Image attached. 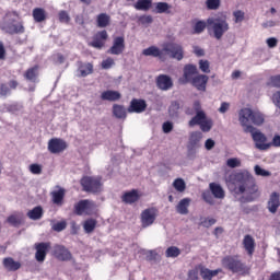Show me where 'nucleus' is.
<instances>
[{
  "mask_svg": "<svg viewBox=\"0 0 280 280\" xmlns=\"http://www.w3.org/2000/svg\"><path fill=\"white\" fill-rule=\"evenodd\" d=\"M226 185L232 194L247 196L248 202H253V196L259 192L255 176L246 170L230 175L226 179Z\"/></svg>",
  "mask_w": 280,
  "mask_h": 280,
  "instance_id": "f257e3e1",
  "label": "nucleus"
},
{
  "mask_svg": "<svg viewBox=\"0 0 280 280\" xmlns=\"http://www.w3.org/2000/svg\"><path fill=\"white\" fill-rule=\"evenodd\" d=\"M194 108L196 115L188 121V126L194 128V126H199L201 132H211L213 128V119L207 117V113L202 110V105L198 101L194 103Z\"/></svg>",
  "mask_w": 280,
  "mask_h": 280,
  "instance_id": "f03ea898",
  "label": "nucleus"
},
{
  "mask_svg": "<svg viewBox=\"0 0 280 280\" xmlns=\"http://www.w3.org/2000/svg\"><path fill=\"white\" fill-rule=\"evenodd\" d=\"M221 266L233 275H248V266L237 256H225L221 260Z\"/></svg>",
  "mask_w": 280,
  "mask_h": 280,
  "instance_id": "7ed1b4c3",
  "label": "nucleus"
},
{
  "mask_svg": "<svg viewBox=\"0 0 280 280\" xmlns=\"http://www.w3.org/2000/svg\"><path fill=\"white\" fill-rule=\"evenodd\" d=\"M19 14L16 12H8L3 18L2 30L7 32V34H24L25 26H23L22 22L16 23V19Z\"/></svg>",
  "mask_w": 280,
  "mask_h": 280,
  "instance_id": "20e7f679",
  "label": "nucleus"
},
{
  "mask_svg": "<svg viewBox=\"0 0 280 280\" xmlns=\"http://www.w3.org/2000/svg\"><path fill=\"white\" fill-rule=\"evenodd\" d=\"M208 27L213 32V36L217 40L222 39V36L230 30L229 22L222 18L208 19Z\"/></svg>",
  "mask_w": 280,
  "mask_h": 280,
  "instance_id": "39448f33",
  "label": "nucleus"
},
{
  "mask_svg": "<svg viewBox=\"0 0 280 280\" xmlns=\"http://www.w3.org/2000/svg\"><path fill=\"white\" fill-rule=\"evenodd\" d=\"M244 132H250L252 139L255 142L256 150H260V152H266V150H270L269 142H266L268 141V138L266 137V135H264V132L257 130L253 126L246 127L244 129Z\"/></svg>",
  "mask_w": 280,
  "mask_h": 280,
  "instance_id": "423d86ee",
  "label": "nucleus"
},
{
  "mask_svg": "<svg viewBox=\"0 0 280 280\" xmlns=\"http://www.w3.org/2000/svg\"><path fill=\"white\" fill-rule=\"evenodd\" d=\"M81 186L84 191L100 194L102 191V177L85 176L81 179Z\"/></svg>",
  "mask_w": 280,
  "mask_h": 280,
  "instance_id": "0eeeda50",
  "label": "nucleus"
},
{
  "mask_svg": "<svg viewBox=\"0 0 280 280\" xmlns=\"http://www.w3.org/2000/svg\"><path fill=\"white\" fill-rule=\"evenodd\" d=\"M163 51L174 60L180 61L183 60V58H185V51L183 50V46H180V44H176V43L164 44Z\"/></svg>",
  "mask_w": 280,
  "mask_h": 280,
  "instance_id": "6e6552de",
  "label": "nucleus"
},
{
  "mask_svg": "<svg viewBox=\"0 0 280 280\" xmlns=\"http://www.w3.org/2000/svg\"><path fill=\"white\" fill-rule=\"evenodd\" d=\"M158 217L159 210H156V208L144 209L140 214V222L142 229H148V226H152V224L156 222Z\"/></svg>",
  "mask_w": 280,
  "mask_h": 280,
  "instance_id": "1a4fd4ad",
  "label": "nucleus"
},
{
  "mask_svg": "<svg viewBox=\"0 0 280 280\" xmlns=\"http://www.w3.org/2000/svg\"><path fill=\"white\" fill-rule=\"evenodd\" d=\"M35 259L38 261V264H43L45 259H47V253L49 248H51V243H35Z\"/></svg>",
  "mask_w": 280,
  "mask_h": 280,
  "instance_id": "9d476101",
  "label": "nucleus"
},
{
  "mask_svg": "<svg viewBox=\"0 0 280 280\" xmlns=\"http://www.w3.org/2000/svg\"><path fill=\"white\" fill-rule=\"evenodd\" d=\"M126 50V39L124 36H118L114 38L112 47L107 50V54L112 56H121Z\"/></svg>",
  "mask_w": 280,
  "mask_h": 280,
  "instance_id": "9b49d317",
  "label": "nucleus"
},
{
  "mask_svg": "<svg viewBox=\"0 0 280 280\" xmlns=\"http://www.w3.org/2000/svg\"><path fill=\"white\" fill-rule=\"evenodd\" d=\"M95 209V203L92 200L83 199L74 205V213L77 215H84V213H89V211H93Z\"/></svg>",
  "mask_w": 280,
  "mask_h": 280,
  "instance_id": "f8f14e48",
  "label": "nucleus"
},
{
  "mask_svg": "<svg viewBox=\"0 0 280 280\" xmlns=\"http://www.w3.org/2000/svg\"><path fill=\"white\" fill-rule=\"evenodd\" d=\"M67 148V142L60 138H52L48 141V151L51 154H60V152H65Z\"/></svg>",
  "mask_w": 280,
  "mask_h": 280,
  "instance_id": "ddd939ff",
  "label": "nucleus"
},
{
  "mask_svg": "<svg viewBox=\"0 0 280 280\" xmlns=\"http://www.w3.org/2000/svg\"><path fill=\"white\" fill-rule=\"evenodd\" d=\"M196 73H198V68L194 65H186L184 67L183 78L179 79L180 84H189L196 78Z\"/></svg>",
  "mask_w": 280,
  "mask_h": 280,
  "instance_id": "4468645a",
  "label": "nucleus"
},
{
  "mask_svg": "<svg viewBox=\"0 0 280 280\" xmlns=\"http://www.w3.org/2000/svg\"><path fill=\"white\" fill-rule=\"evenodd\" d=\"M52 255L56 257V259H59V261L71 260V252H69V249L62 245H55L52 247Z\"/></svg>",
  "mask_w": 280,
  "mask_h": 280,
  "instance_id": "2eb2a0df",
  "label": "nucleus"
},
{
  "mask_svg": "<svg viewBox=\"0 0 280 280\" xmlns=\"http://www.w3.org/2000/svg\"><path fill=\"white\" fill-rule=\"evenodd\" d=\"M156 86L160 89V91H171V89L174 88V81L172 80V77L167 74H160L156 78Z\"/></svg>",
  "mask_w": 280,
  "mask_h": 280,
  "instance_id": "dca6fc26",
  "label": "nucleus"
},
{
  "mask_svg": "<svg viewBox=\"0 0 280 280\" xmlns=\"http://www.w3.org/2000/svg\"><path fill=\"white\" fill-rule=\"evenodd\" d=\"M147 108H148V103H145L144 100L132 98L129 107L127 108V112L141 114V113H145Z\"/></svg>",
  "mask_w": 280,
  "mask_h": 280,
  "instance_id": "f3484780",
  "label": "nucleus"
},
{
  "mask_svg": "<svg viewBox=\"0 0 280 280\" xmlns=\"http://www.w3.org/2000/svg\"><path fill=\"white\" fill-rule=\"evenodd\" d=\"M238 121L241 124V126L244 128H248V124H252L253 121V109L250 108H242L238 113Z\"/></svg>",
  "mask_w": 280,
  "mask_h": 280,
  "instance_id": "a211bd4d",
  "label": "nucleus"
},
{
  "mask_svg": "<svg viewBox=\"0 0 280 280\" xmlns=\"http://www.w3.org/2000/svg\"><path fill=\"white\" fill-rule=\"evenodd\" d=\"M142 56H151L152 58H159L160 60H162L164 62L165 58V51L162 49H160L156 46H150L145 49L142 50Z\"/></svg>",
  "mask_w": 280,
  "mask_h": 280,
  "instance_id": "6ab92c4d",
  "label": "nucleus"
},
{
  "mask_svg": "<svg viewBox=\"0 0 280 280\" xmlns=\"http://www.w3.org/2000/svg\"><path fill=\"white\" fill-rule=\"evenodd\" d=\"M77 75L78 78H86L88 75H91L93 73V63L91 62H82L78 61L77 62Z\"/></svg>",
  "mask_w": 280,
  "mask_h": 280,
  "instance_id": "aec40b11",
  "label": "nucleus"
},
{
  "mask_svg": "<svg viewBox=\"0 0 280 280\" xmlns=\"http://www.w3.org/2000/svg\"><path fill=\"white\" fill-rule=\"evenodd\" d=\"M207 82H209L207 74H198L190 81L197 91H207Z\"/></svg>",
  "mask_w": 280,
  "mask_h": 280,
  "instance_id": "412c9836",
  "label": "nucleus"
},
{
  "mask_svg": "<svg viewBox=\"0 0 280 280\" xmlns=\"http://www.w3.org/2000/svg\"><path fill=\"white\" fill-rule=\"evenodd\" d=\"M255 238L250 234H246L243 238V247L249 257L255 254Z\"/></svg>",
  "mask_w": 280,
  "mask_h": 280,
  "instance_id": "4be33fe9",
  "label": "nucleus"
},
{
  "mask_svg": "<svg viewBox=\"0 0 280 280\" xmlns=\"http://www.w3.org/2000/svg\"><path fill=\"white\" fill-rule=\"evenodd\" d=\"M280 207V195L279 192H272L269 197L267 209L270 213H275Z\"/></svg>",
  "mask_w": 280,
  "mask_h": 280,
  "instance_id": "5701e85b",
  "label": "nucleus"
},
{
  "mask_svg": "<svg viewBox=\"0 0 280 280\" xmlns=\"http://www.w3.org/2000/svg\"><path fill=\"white\" fill-rule=\"evenodd\" d=\"M101 100H103V102H119V100H121V93L118 91L107 90L102 92Z\"/></svg>",
  "mask_w": 280,
  "mask_h": 280,
  "instance_id": "b1692460",
  "label": "nucleus"
},
{
  "mask_svg": "<svg viewBox=\"0 0 280 280\" xmlns=\"http://www.w3.org/2000/svg\"><path fill=\"white\" fill-rule=\"evenodd\" d=\"M220 272H222V269L211 270L207 267L200 268V277L203 280H211V279H213V277H218V275H220Z\"/></svg>",
  "mask_w": 280,
  "mask_h": 280,
  "instance_id": "393cba45",
  "label": "nucleus"
},
{
  "mask_svg": "<svg viewBox=\"0 0 280 280\" xmlns=\"http://www.w3.org/2000/svg\"><path fill=\"white\" fill-rule=\"evenodd\" d=\"M200 141H202V133L200 131H192L189 137L188 145H190V148L200 149L202 145Z\"/></svg>",
  "mask_w": 280,
  "mask_h": 280,
  "instance_id": "a878e982",
  "label": "nucleus"
},
{
  "mask_svg": "<svg viewBox=\"0 0 280 280\" xmlns=\"http://www.w3.org/2000/svg\"><path fill=\"white\" fill-rule=\"evenodd\" d=\"M209 188H210L212 196H214L219 200L224 199V196H225L224 188H222V186L220 184L210 183Z\"/></svg>",
  "mask_w": 280,
  "mask_h": 280,
  "instance_id": "bb28decb",
  "label": "nucleus"
},
{
  "mask_svg": "<svg viewBox=\"0 0 280 280\" xmlns=\"http://www.w3.org/2000/svg\"><path fill=\"white\" fill-rule=\"evenodd\" d=\"M191 203V199L184 198L176 206V211L179 215H187L189 213V205Z\"/></svg>",
  "mask_w": 280,
  "mask_h": 280,
  "instance_id": "cd10ccee",
  "label": "nucleus"
},
{
  "mask_svg": "<svg viewBox=\"0 0 280 280\" xmlns=\"http://www.w3.org/2000/svg\"><path fill=\"white\" fill-rule=\"evenodd\" d=\"M153 5L154 9L152 12L155 14H170V10L172 9V5L167 2H155Z\"/></svg>",
  "mask_w": 280,
  "mask_h": 280,
  "instance_id": "c85d7f7f",
  "label": "nucleus"
},
{
  "mask_svg": "<svg viewBox=\"0 0 280 280\" xmlns=\"http://www.w3.org/2000/svg\"><path fill=\"white\" fill-rule=\"evenodd\" d=\"M3 266L10 272H15V270L21 268V262L15 261L14 258L8 257L3 259Z\"/></svg>",
  "mask_w": 280,
  "mask_h": 280,
  "instance_id": "c756f323",
  "label": "nucleus"
},
{
  "mask_svg": "<svg viewBox=\"0 0 280 280\" xmlns=\"http://www.w3.org/2000/svg\"><path fill=\"white\" fill-rule=\"evenodd\" d=\"M128 109L124 105L114 104L113 105V115L116 119H126Z\"/></svg>",
  "mask_w": 280,
  "mask_h": 280,
  "instance_id": "7c9ffc66",
  "label": "nucleus"
},
{
  "mask_svg": "<svg viewBox=\"0 0 280 280\" xmlns=\"http://www.w3.org/2000/svg\"><path fill=\"white\" fill-rule=\"evenodd\" d=\"M139 200V192L137 190H130L122 195V202L126 205H135Z\"/></svg>",
  "mask_w": 280,
  "mask_h": 280,
  "instance_id": "2f4dec72",
  "label": "nucleus"
},
{
  "mask_svg": "<svg viewBox=\"0 0 280 280\" xmlns=\"http://www.w3.org/2000/svg\"><path fill=\"white\" fill-rule=\"evenodd\" d=\"M133 8L141 12H148L152 8V0H137V2L133 3Z\"/></svg>",
  "mask_w": 280,
  "mask_h": 280,
  "instance_id": "473e14b6",
  "label": "nucleus"
},
{
  "mask_svg": "<svg viewBox=\"0 0 280 280\" xmlns=\"http://www.w3.org/2000/svg\"><path fill=\"white\" fill-rule=\"evenodd\" d=\"M24 215L22 212H16L8 217L7 222L11 224V226H20L23 224Z\"/></svg>",
  "mask_w": 280,
  "mask_h": 280,
  "instance_id": "72a5a7b5",
  "label": "nucleus"
},
{
  "mask_svg": "<svg viewBox=\"0 0 280 280\" xmlns=\"http://www.w3.org/2000/svg\"><path fill=\"white\" fill-rule=\"evenodd\" d=\"M51 198L54 205H62V200H65V189L60 188L59 190L52 191Z\"/></svg>",
  "mask_w": 280,
  "mask_h": 280,
  "instance_id": "f704fd0d",
  "label": "nucleus"
},
{
  "mask_svg": "<svg viewBox=\"0 0 280 280\" xmlns=\"http://www.w3.org/2000/svg\"><path fill=\"white\" fill-rule=\"evenodd\" d=\"M30 220H40L43 218V207L37 206L27 212Z\"/></svg>",
  "mask_w": 280,
  "mask_h": 280,
  "instance_id": "c9c22d12",
  "label": "nucleus"
},
{
  "mask_svg": "<svg viewBox=\"0 0 280 280\" xmlns=\"http://www.w3.org/2000/svg\"><path fill=\"white\" fill-rule=\"evenodd\" d=\"M24 78L30 80V82H36V78H38V66H34L26 70Z\"/></svg>",
  "mask_w": 280,
  "mask_h": 280,
  "instance_id": "e433bc0d",
  "label": "nucleus"
},
{
  "mask_svg": "<svg viewBox=\"0 0 280 280\" xmlns=\"http://www.w3.org/2000/svg\"><path fill=\"white\" fill-rule=\"evenodd\" d=\"M266 121V117L260 112H254L252 114V124L254 126H261Z\"/></svg>",
  "mask_w": 280,
  "mask_h": 280,
  "instance_id": "4c0bfd02",
  "label": "nucleus"
},
{
  "mask_svg": "<svg viewBox=\"0 0 280 280\" xmlns=\"http://www.w3.org/2000/svg\"><path fill=\"white\" fill-rule=\"evenodd\" d=\"M96 226H97V221L94 219H89L83 223V229L85 233H93Z\"/></svg>",
  "mask_w": 280,
  "mask_h": 280,
  "instance_id": "58836bf2",
  "label": "nucleus"
},
{
  "mask_svg": "<svg viewBox=\"0 0 280 280\" xmlns=\"http://www.w3.org/2000/svg\"><path fill=\"white\" fill-rule=\"evenodd\" d=\"M173 187H174V189H176V191H179V194H183V191H185V189H187V184H185V179L176 178L173 182Z\"/></svg>",
  "mask_w": 280,
  "mask_h": 280,
  "instance_id": "ea45409f",
  "label": "nucleus"
},
{
  "mask_svg": "<svg viewBox=\"0 0 280 280\" xmlns=\"http://www.w3.org/2000/svg\"><path fill=\"white\" fill-rule=\"evenodd\" d=\"M108 23H110V16H108V14L106 13H101L97 16V25L100 27H107Z\"/></svg>",
  "mask_w": 280,
  "mask_h": 280,
  "instance_id": "a19ab883",
  "label": "nucleus"
},
{
  "mask_svg": "<svg viewBox=\"0 0 280 280\" xmlns=\"http://www.w3.org/2000/svg\"><path fill=\"white\" fill-rule=\"evenodd\" d=\"M33 19L36 23H43V21H45V11L42 8L34 9Z\"/></svg>",
  "mask_w": 280,
  "mask_h": 280,
  "instance_id": "79ce46f5",
  "label": "nucleus"
},
{
  "mask_svg": "<svg viewBox=\"0 0 280 280\" xmlns=\"http://www.w3.org/2000/svg\"><path fill=\"white\" fill-rule=\"evenodd\" d=\"M178 110H180V104L173 101L168 107L170 117H178Z\"/></svg>",
  "mask_w": 280,
  "mask_h": 280,
  "instance_id": "37998d69",
  "label": "nucleus"
},
{
  "mask_svg": "<svg viewBox=\"0 0 280 280\" xmlns=\"http://www.w3.org/2000/svg\"><path fill=\"white\" fill-rule=\"evenodd\" d=\"M207 30V22L197 21L194 25V34H202Z\"/></svg>",
  "mask_w": 280,
  "mask_h": 280,
  "instance_id": "c03bdc74",
  "label": "nucleus"
},
{
  "mask_svg": "<svg viewBox=\"0 0 280 280\" xmlns=\"http://www.w3.org/2000/svg\"><path fill=\"white\" fill-rule=\"evenodd\" d=\"M254 172H255L256 176H262L264 178H268V176H271L270 171H266V170L261 168V166H259V165L254 166Z\"/></svg>",
  "mask_w": 280,
  "mask_h": 280,
  "instance_id": "a18cd8bd",
  "label": "nucleus"
},
{
  "mask_svg": "<svg viewBox=\"0 0 280 280\" xmlns=\"http://www.w3.org/2000/svg\"><path fill=\"white\" fill-rule=\"evenodd\" d=\"M267 85L280 89V74L270 77L269 81L267 82Z\"/></svg>",
  "mask_w": 280,
  "mask_h": 280,
  "instance_id": "49530a36",
  "label": "nucleus"
},
{
  "mask_svg": "<svg viewBox=\"0 0 280 280\" xmlns=\"http://www.w3.org/2000/svg\"><path fill=\"white\" fill-rule=\"evenodd\" d=\"M228 167L235 170V167H242V161L237 158H231L226 161Z\"/></svg>",
  "mask_w": 280,
  "mask_h": 280,
  "instance_id": "de8ad7c7",
  "label": "nucleus"
},
{
  "mask_svg": "<svg viewBox=\"0 0 280 280\" xmlns=\"http://www.w3.org/2000/svg\"><path fill=\"white\" fill-rule=\"evenodd\" d=\"M180 255V249L176 246H171L166 249V257L176 258Z\"/></svg>",
  "mask_w": 280,
  "mask_h": 280,
  "instance_id": "09e8293b",
  "label": "nucleus"
},
{
  "mask_svg": "<svg viewBox=\"0 0 280 280\" xmlns=\"http://www.w3.org/2000/svg\"><path fill=\"white\" fill-rule=\"evenodd\" d=\"M4 108L7 110V113H19V110H21L22 106L19 105V103H13V104H5Z\"/></svg>",
  "mask_w": 280,
  "mask_h": 280,
  "instance_id": "8fccbe9b",
  "label": "nucleus"
},
{
  "mask_svg": "<svg viewBox=\"0 0 280 280\" xmlns=\"http://www.w3.org/2000/svg\"><path fill=\"white\" fill-rule=\"evenodd\" d=\"M8 95H12L10 86L5 83L0 84V97H8Z\"/></svg>",
  "mask_w": 280,
  "mask_h": 280,
  "instance_id": "3c124183",
  "label": "nucleus"
},
{
  "mask_svg": "<svg viewBox=\"0 0 280 280\" xmlns=\"http://www.w3.org/2000/svg\"><path fill=\"white\" fill-rule=\"evenodd\" d=\"M209 60H199V69L202 73H211V69H209Z\"/></svg>",
  "mask_w": 280,
  "mask_h": 280,
  "instance_id": "603ef678",
  "label": "nucleus"
},
{
  "mask_svg": "<svg viewBox=\"0 0 280 280\" xmlns=\"http://www.w3.org/2000/svg\"><path fill=\"white\" fill-rule=\"evenodd\" d=\"M89 46L94 47V49H102V47H104V42L94 36L93 42H90Z\"/></svg>",
  "mask_w": 280,
  "mask_h": 280,
  "instance_id": "864d4df0",
  "label": "nucleus"
},
{
  "mask_svg": "<svg viewBox=\"0 0 280 280\" xmlns=\"http://www.w3.org/2000/svg\"><path fill=\"white\" fill-rule=\"evenodd\" d=\"M206 5L208 10H218L220 8V0H207Z\"/></svg>",
  "mask_w": 280,
  "mask_h": 280,
  "instance_id": "5fc2aeb1",
  "label": "nucleus"
},
{
  "mask_svg": "<svg viewBox=\"0 0 280 280\" xmlns=\"http://www.w3.org/2000/svg\"><path fill=\"white\" fill-rule=\"evenodd\" d=\"M65 229H67V221H60L52 225V231H56L57 233L65 231Z\"/></svg>",
  "mask_w": 280,
  "mask_h": 280,
  "instance_id": "6e6d98bb",
  "label": "nucleus"
},
{
  "mask_svg": "<svg viewBox=\"0 0 280 280\" xmlns=\"http://www.w3.org/2000/svg\"><path fill=\"white\" fill-rule=\"evenodd\" d=\"M112 67H115V59L108 57L107 59L102 61V69H112Z\"/></svg>",
  "mask_w": 280,
  "mask_h": 280,
  "instance_id": "4d7b16f0",
  "label": "nucleus"
},
{
  "mask_svg": "<svg viewBox=\"0 0 280 280\" xmlns=\"http://www.w3.org/2000/svg\"><path fill=\"white\" fill-rule=\"evenodd\" d=\"M139 23H141V25H150L151 23H153L154 19L152 18V15H142L138 19Z\"/></svg>",
  "mask_w": 280,
  "mask_h": 280,
  "instance_id": "13d9d810",
  "label": "nucleus"
},
{
  "mask_svg": "<svg viewBox=\"0 0 280 280\" xmlns=\"http://www.w3.org/2000/svg\"><path fill=\"white\" fill-rule=\"evenodd\" d=\"M162 130H163L164 135H170V132H172V130H174V124L172 121L163 122Z\"/></svg>",
  "mask_w": 280,
  "mask_h": 280,
  "instance_id": "bf43d9fd",
  "label": "nucleus"
},
{
  "mask_svg": "<svg viewBox=\"0 0 280 280\" xmlns=\"http://www.w3.org/2000/svg\"><path fill=\"white\" fill-rule=\"evenodd\" d=\"M233 16L235 23H242V21H244L245 13L242 10H237L233 12Z\"/></svg>",
  "mask_w": 280,
  "mask_h": 280,
  "instance_id": "052dcab7",
  "label": "nucleus"
},
{
  "mask_svg": "<svg viewBox=\"0 0 280 280\" xmlns=\"http://www.w3.org/2000/svg\"><path fill=\"white\" fill-rule=\"evenodd\" d=\"M187 150H188V153H187L188 159L192 160V159H196V154H198V150L200 149L188 144Z\"/></svg>",
  "mask_w": 280,
  "mask_h": 280,
  "instance_id": "680f3d73",
  "label": "nucleus"
},
{
  "mask_svg": "<svg viewBox=\"0 0 280 280\" xmlns=\"http://www.w3.org/2000/svg\"><path fill=\"white\" fill-rule=\"evenodd\" d=\"M202 199H203L205 202H207L208 205H215V200H213V196H212L211 192H209V191L202 192Z\"/></svg>",
  "mask_w": 280,
  "mask_h": 280,
  "instance_id": "e2e57ef3",
  "label": "nucleus"
},
{
  "mask_svg": "<svg viewBox=\"0 0 280 280\" xmlns=\"http://www.w3.org/2000/svg\"><path fill=\"white\" fill-rule=\"evenodd\" d=\"M59 21L60 23H69L71 21V16H69V13L67 11H60Z\"/></svg>",
  "mask_w": 280,
  "mask_h": 280,
  "instance_id": "0e129e2a",
  "label": "nucleus"
},
{
  "mask_svg": "<svg viewBox=\"0 0 280 280\" xmlns=\"http://www.w3.org/2000/svg\"><path fill=\"white\" fill-rule=\"evenodd\" d=\"M30 172L31 174H43V166H40L39 164H31L30 165Z\"/></svg>",
  "mask_w": 280,
  "mask_h": 280,
  "instance_id": "69168bd1",
  "label": "nucleus"
},
{
  "mask_svg": "<svg viewBox=\"0 0 280 280\" xmlns=\"http://www.w3.org/2000/svg\"><path fill=\"white\" fill-rule=\"evenodd\" d=\"M187 280H200V278H198V271L196 270H189L188 271V276H187Z\"/></svg>",
  "mask_w": 280,
  "mask_h": 280,
  "instance_id": "338daca9",
  "label": "nucleus"
},
{
  "mask_svg": "<svg viewBox=\"0 0 280 280\" xmlns=\"http://www.w3.org/2000/svg\"><path fill=\"white\" fill-rule=\"evenodd\" d=\"M272 102L278 108H280V91L273 93Z\"/></svg>",
  "mask_w": 280,
  "mask_h": 280,
  "instance_id": "774afa93",
  "label": "nucleus"
}]
</instances>
